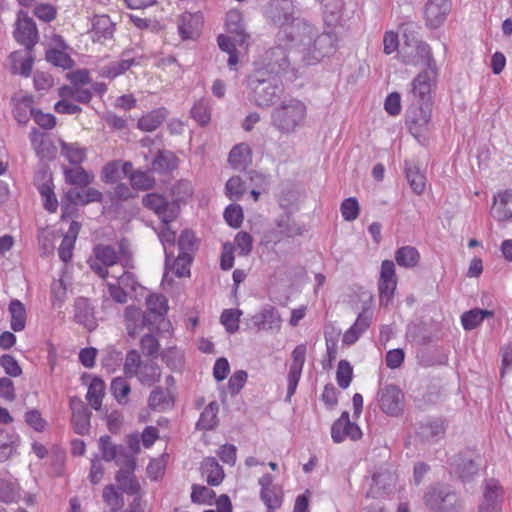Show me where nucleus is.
I'll use <instances>...</instances> for the list:
<instances>
[{
  "instance_id": "obj_1",
  "label": "nucleus",
  "mask_w": 512,
  "mask_h": 512,
  "mask_svg": "<svg viewBox=\"0 0 512 512\" xmlns=\"http://www.w3.org/2000/svg\"><path fill=\"white\" fill-rule=\"evenodd\" d=\"M403 63L406 65L423 66L425 69L413 80L412 86L416 94L426 96L432 89L437 77L436 63L432 57L430 46L422 41L414 44L405 43L401 50Z\"/></svg>"
},
{
  "instance_id": "obj_2",
  "label": "nucleus",
  "mask_w": 512,
  "mask_h": 512,
  "mask_svg": "<svg viewBox=\"0 0 512 512\" xmlns=\"http://www.w3.org/2000/svg\"><path fill=\"white\" fill-rule=\"evenodd\" d=\"M266 18L280 30L277 38L280 41L294 43L296 36L311 39L313 26L299 19H294L286 0L273 1L265 11Z\"/></svg>"
},
{
  "instance_id": "obj_3",
  "label": "nucleus",
  "mask_w": 512,
  "mask_h": 512,
  "mask_svg": "<svg viewBox=\"0 0 512 512\" xmlns=\"http://www.w3.org/2000/svg\"><path fill=\"white\" fill-rule=\"evenodd\" d=\"M307 117L305 103L297 98L281 101L273 108L270 116V125L281 135H290L303 127Z\"/></svg>"
},
{
  "instance_id": "obj_4",
  "label": "nucleus",
  "mask_w": 512,
  "mask_h": 512,
  "mask_svg": "<svg viewBox=\"0 0 512 512\" xmlns=\"http://www.w3.org/2000/svg\"><path fill=\"white\" fill-rule=\"evenodd\" d=\"M263 70L255 71L247 76L246 86L250 89L251 99L260 108H267L280 99L284 88L277 78L265 77Z\"/></svg>"
},
{
  "instance_id": "obj_5",
  "label": "nucleus",
  "mask_w": 512,
  "mask_h": 512,
  "mask_svg": "<svg viewBox=\"0 0 512 512\" xmlns=\"http://www.w3.org/2000/svg\"><path fill=\"white\" fill-rule=\"evenodd\" d=\"M295 43L303 46L302 61L306 65H315L324 57L329 56L335 50V38L330 33L316 34L313 27L311 39L304 36H296Z\"/></svg>"
},
{
  "instance_id": "obj_6",
  "label": "nucleus",
  "mask_w": 512,
  "mask_h": 512,
  "mask_svg": "<svg viewBox=\"0 0 512 512\" xmlns=\"http://www.w3.org/2000/svg\"><path fill=\"white\" fill-rule=\"evenodd\" d=\"M425 505L433 512H461L463 502L456 491L447 485H434L424 495Z\"/></svg>"
},
{
  "instance_id": "obj_7",
  "label": "nucleus",
  "mask_w": 512,
  "mask_h": 512,
  "mask_svg": "<svg viewBox=\"0 0 512 512\" xmlns=\"http://www.w3.org/2000/svg\"><path fill=\"white\" fill-rule=\"evenodd\" d=\"M431 91L426 96L416 94L411 90V103L406 111V123L410 132L418 137L427 129L431 119Z\"/></svg>"
},
{
  "instance_id": "obj_8",
  "label": "nucleus",
  "mask_w": 512,
  "mask_h": 512,
  "mask_svg": "<svg viewBox=\"0 0 512 512\" xmlns=\"http://www.w3.org/2000/svg\"><path fill=\"white\" fill-rule=\"evenodd\" d=\"M354 342L370 327L374 317L373 295L370 291L360 288L354 297Z\"/></svg>"
},
{
  "instance_id": "obj_9",
  "label": "nucleus",
  "mask_w": 512,
  "mask_h": 512,
  "mask_svg": "<svg viewBox=\"0 0 512 512\" xmlns=\"http://www.w3.org/2000/svg\"><path fill=\"white\" fill-rule=\"evenodd\" d=\"M145 208L153 211L164 224L176 220L180 213V206L177 201H169L158 193H148L142 198Z\"/></svg>"
},
{
  "instance_id": "obj_10",
  "label": "nucleus",
  "mask_w": 512,
  "mask_h": 512,
  "mask_svg": "<svg viewBox=\"0 0 512 512\" xmlns=\"http://www.w3.org/2000/svg\"><path fill=\"white\" fill-rule=\"evenodd\" d=\"M307 347L305 344L297 345L291 353V364L287 375V395L286 401L290 402L295 394L300 381L302 370L306 360Z\"/></svg>"
},
{
  "instance_id": "obj_11",
  "label": "nucleus",
  "mask_w": 512,
  "mask_h": 512,
  "mask_svg": "<svg viewBox=\"0 0 512 512\" xmlns=\"http://www.w3.org/2000/svg\"><path fill=\"white\" fill-rule=\"evenodd\" d=\"M397 286V276L395 264L391 260H384L381 264L380 277L378 281V290L380 303L388 305L392 300Z\"/></svg>"
},
{
  "instance_id": "obj_12",
  "label": "nucleus",
  "mask_w": 512,
  "mask_h": 512,
  "mask_svg": "<svg viewBox=\"0 0 512 512\" xmlns=\"http://www.w3.org/2000/svg\"><path fill=\"white\" fill-rule=\"evenodd\" d=\"M503 503V489L495 479L486 480L483 484V495L480 500L479 512H499Z\"/></svg>"
},
{
  "instance_id": "obj_13",
  "label": "nucleus",
  "mask_w": 512,
  "mask_h": 512,
  "mask_svg": "<svg viewBox=\"0 0 512 512\" xmlns=\"http://www.w3.org/2000/svg\"><path fill=\"white\" fill-rule=\"evenodd\" d=\"M451 11L449 0H428L424 7L426 25L431 29L439 28L444 24Z\"/></svg>"
},
{
  "instance_id": "obj_14",
  "label": "nucleus",
  "mask_w": 512,
  "mask_h": 512,
  "mask_svg": "<svg viewBox=\"0 0 512 512\" xmlns=\"http://www.w3.org/2000/svg\"><path fill=\"white\" fill-rule=\"evenodd\" d=\"M264 62L266 71L275 76L285 74L290 68L287 50L281 45L267 50L264 55Z\"/></svg>"
},
{
  "instance_id": "obj_15",
  "label": "nucleus",
  "mask_w": 512,
  "mask_h": 512,
  "mask_svg": "<svg viewBox=\"0 0 512 512\" xmlns=\"http://www.w3.org/2000/svg\"><path fill=\"white\" fill-rule=\"evenodd\" d=\"M70 409L72 411L71 422L74 431L79 435H86L90 430L91 411L81 398L74 396L70 398Z\"/></svg>"
},
{
  "instance_id": "obj_16",
  "label": "nucleus",
  "mask_w": 512,
  "mask_h": 512,
  "mask_svg": "<svg viewBox=\"0 0 512 512\" xmlns=\"http://www.w3.org/2000/svg\"><path fill=\"white\" fill-rule=\"evenodd\" d=\"M380 406L383 412L391 416H398L403 410L404 395L395 385H387L379 392Z\"/></svg>"
},
{
  "instance_id": "obj_17",
  "label": "nucleus",
  "mask_w": 512,
  "mask_h": 512,
  "mask_svg": "<svg viewBox=\"0 0 512 512\" xmlns=\"http://www.w3.org/2000/svg\"><path fill=\"white\" fill-rule=\"evenodd\" d=\"M396 480L397 476L394 472L388 469L378 471L372 477V485L367 495L380 498L391 494L395 489Z\"/></svg>"
},
{
  "instance_id": "obj_18",
  "label": "nucleus",
  "mask_w": 512,
  "mask_h": 512,
  "mask_svg": "<svg viewBox=\"0 0 512 512\" xmlns=\"http://www.w3.org/2000/svg\"><path fill=\"white\" fill-rule=\"evenodd\" d=\"M14 38L26 50L31 51L38 41V31L34 21L29 17L19 19L16 23Z\"/></svg>"
},
{
  "instance_id": "obj_19",
  "label": "nucleus",
  "mask_w": 512,
  "mask_h": 512,
  "mask_svg": "<svg viewBox=\"0 0 512 512\" xmlns=\"http://www.w3.org/2000/svg\"><path fill=\"white\" fill-rule=\"evenodd\" d=\"M491 216L499 221L512 220V190L508 189L499 192L494 196L493 205L491 207Z\"/></svg>"
},
{
  "instance_id": "obj_20",
  "label": "nucleus",
  "mask_w": 512,
  "mask_h": 512,
  "mask_svg": "<svg viewBox=\"0 0 512 512\" xmlns=\"http://www.w3.org/2000/svg\"><path fill=\"white\" fill-rule=\"evenodd\" d=\"M74 320L76 323L83 325L89 331L96 329L97 322L94 308L87 298L80 297L75 300Z\"/></svg>"
},
{
  "instance_id": "obj_21",
  "label": "nucleus",
  "mask_w": 512,
  "mask_h": 512,
  "mask_svg": "<svg viewBox=\"0 0 512 512\" xmlns=\"http://www.w3.org/2000/svg\"><path fill=\"white\" fill-rule=\"evenodd\" d=\"M201 16L185 12L178 18L177 29L182 40L194 39L199 35Z\"/></svg>"
},
{
  "instance_id": "obj_22",
  "label": "nucleus",
  "mask_w": 512,
  "mask_h": 512,
  "mask_svg": "<svg viewBox=\"0 0 512 512\" xmlns=\"http://www.w3.org/2000/svg\"><path fill=\"white\" fill-rule=\"evenodd\" d=\"M251 321L257 330H269L280 327L281 317L275 307L267 305L253 315Z\"/></svg>"
},
{
  "instance_id": "obj_23",
  "label": "nucleus",
  "mask_w": 512,
  "mask_h": 512,
  "mask_svg": "<svg viewBox=\"0 0 512 512\" xmlns=\"http://www.w3.org/2000/svg\"><path fill=\"white\" fill-rule=\"evenodd\" d=\"M129 53L130 52L126 50L122 52L120 60L110 62L109 64L100 67L99 75L104 78L114 79L124 74L131 66L136 64L135 58L129 57Z\"/></svg>"
},
{
  "instance_id": "obj_24",
  "label": "nucleus",
  "mask_w": 512,
  "mask_h": 512,
  "mask_svg": "<svg viewBox=\"0 0 512 512\" xmlns=\"http://www.w3.org/2000/svg\"><path fill=\"white\" fill-rule=\"evenodd\" d=\"M179 158L170 150H158L152 163L151 169L159 174H168L177 169Z\"/></svg>"
},
{
  "instance_id": "obj_25",
  "label": "nucleus",
  "mask_w": 512,
  "mask_h": 512,
  "mask_svg": "<svg viewBox=\"0 0 512 512\" xmlns=\"http://www.w3.org/2000/svg\"><path fill=\"white\" fill-rule=\"evenodd\" d=\"M463 482H469L478 473L479 463L466 455H457L451 464Z\"/></svg>"
},
{
  "instance_id": "obj_26",
  "label": "nucleus",
  "mask_w": 512,
  "mask_h": 512,
  "mask_svg": "<svg viewBox=\"0 0 512 512\" xmlns=\"http://www.w3.org/2000/svg\"><path fill=\"white\" fill-rule=\"evenodd\" d=\"M167 116L168 110L165 107L154 109L138 120L137 127L145 132H153L163 124Z\"/></svg>"
},
{
  "instance_id": "obj_27",
  "label": "nucleus",
  "mask_w": 512,
  "mask_h": 512,
  "mask_svg": "<svg viewBox=\"0 0 512 512\" xmlns=\"http://www.w3.org/2000/svg\"><path fill=\"white\" fill-rule=\"evenodd\" d=\"M114 24L108 15H98L92 21V39L94 42L112 38Z\"/></svg>"
},
{
  "instance_id": "obj_28",
  "label": "nucleus",
  "mask_w": 512,
  "mask_h": 512,
  "mask_svg": "<svg viewBox=\"0 0 512 512\" xmlns=\"http://www.w3.org/2000/svg\"><path fill=\"white\" fill-rule=\"evenodd\" d=\"M226 27L228 33L234 35V40L241 46L245 43L247 34L243 24L242 15L239 11L231 10L226 15Z\"/></svg>"
},
{
  "instance_id": "obj_29",
  "label": "nucleus",
  "mask_w": 512,
  "mask_h": 512,
  "mask_svg": "<svg viewBox=\"0 0 512 512\" xmlns=\"http://www.w3.org/2000/svg\"><path fill=\"white\" fill-rule=\"evenodd\" d=\"M134 377H137L142 385L152 386L160 380L161 370L157 363L152 360L146 361L142 363Z\"/></svg>"
},
{
  "instance_id": "obj_30",
  "label": "nucleus",
  "mask_w": 512,
  "mask_h": 512,
  "mask_svg": "<svg viewBox=\"0 0 512 512\" xmlns=\"http://www.w3.org/2000/svg\"><path fill=\"white\" fill-rule=\"evenodd\" d=\"M352 432V422L348 411H343L331 427V437L334 443H341Z\"/></svg>"
},
{
  "instance_id": "obj_31",
  "label": "nucleus",
  "mask_w": 512,
  "mask_h": 512,
  "mask_svg": "<svg viewBox=\"0 0 512 512\" xmlns=\"http://www.w3.org/2000/svg\"><path fill=\"white\" fill-rule=\"evenodd\" d=\"M219 405L216 401L210 402L202 411L196 428L199 430H212L218 425Z\"/></svg>"
},
{
  "instance_id": "obj_32",
  "label": "nucleus",
  "mask_w": 512,
  "mask_h": 512,
  "mask_svg": "<svg viewBox=\"0 0 512 512\" xmlns=\"http://www.w3.org/2000/svg\"><path fill=\"white\" fill-rule=\"evenodd\" d=\"M444 432L445 426L441 419L428 420L418 428V435L425 441H436Z\"/></svg>"
},
{
  "instance_id": "obj_33",
  "label": "nucleus",
  "mask_w": 512,
  "mask_h": 512,
  "mask_svg": "<svg viewBox=\"0 0 512 512\" xmlns=\"http://www.w3.org/2000/svg\"><path fill=\"white\" fill-rule=\"evenodd\" d=\"M202 470L206 475L207 483L211 486L219 485L224 479V470L213 457H208L203 461Z\"/></svg>"
},
{
  "instance_id": "obj_34",
  "label": "nucleus",
  "mask_w": 512,
  "mask_h": 512,
  "mask_svg": "<svg viewBox=\"0 0 512 512\" xmlns=\"http://www.w3.org/2000/svg\"><path fill=\"white\" fill-rule=\"evenodd\" d=\"M172 398L168 390H164L160 386H156L150 393L148 398V406L152 410L165 411L172 406Z\"/></svg>"
},
{
  "instance_id": "obj_35",
  "label": "nucleus",
  "mask_w": 512,
  "mask_h": 512,
  "mask_svg": "<svg viewBox=\"0 0 512 512\" xmlns=\"http://www.w3.org/2000/svg\"><path fill=\"white\" fill-rule=\"evenodd\" d=\"M105 394V383L99 377H93L86 394V399L90 406L98 411L101 408L102 399Z\"/></svg>"
},
{
  "instance_id": "obj_36",
  "label": "nucleus",
  "mask_w": 512,
  "mask_h": 512,
  "mask_svg": "<svg viewBox=\"0 0 512 512\" xmlns=\"http://www.w3.org/2000/svg\"><path fill=\"white\" fill-rule=\"evenodd\" d=\"M251 148L246 143L235 145L229 153V163L235 169L244 168L251 161Z\"/></svg>"
},
{
  "instance_id": "obj_37",
  "label": "nucleus",
  "mask_w": 512,
  "mask_h": 512,
  "mask_svg": "<svg viewBox=\"0 0 512 512\" xmlns=\"http://www.w3.org/2000/svg\"><path fill=\"white\" fill-rule=\"evenodd\" d=\"M396 263L405 268H414L418 265L420 254L413 246H403L395 252Z\"/></svg>"
},
{
  "instance_id": "obj_38",
  "label": "nucleus",
  "mask_w": 512,
  "mask_h": 512,
  "mask_svg": "<svg viewBox=\"0 0 512 512\" xmlns=\"http://www.w3.org/2000/svg\"><path fill=\"white\" fill-rule=\"evenodd\" d=\"M9 312L11 315L10 326L15 332L22 331L26 325V309L24 304L14 299L9 304Z\"/></svg>"
},
{
  "instance_id": "obj_39",
  "label": "nucleus",
  "mask_w": 512,
  "mask_h": 512,
  "mask_svg": "<svg viewBox=\"0 0 512 512\" xmlns=\"http://www.w3.org/2000/svg\"><path fill=\"white\" fill-rule=\"evenodd\" d=\"M65 180L71 185L86 187L93 182V174L88 173L81 166L64 169Z\"/></svg>"
},
{
  "instance_id": "obj_40",
  "label": "nucleus",
  "mask_w": 512,
  "mask_h": 512,
  "mask_svg": "<svg viewBox=\"0 0 512 512\" xmlns=\"http://www.w3.org/2000/svg\"><path fill=\"white\" fill-rule=\"evenodd\" d=\"M37 188L43 199L44 208L50 213L56 212L58 201L53 190L52 179L49 177L43 183L39 184Z\"/></svg>"
},
{
  "instance_id": "obj_41",
  "label": "nucleus",
  "mask_w": 512,
  "mask_h": 512,
  "mask_svg": "<svg viewBox=\"0 0 512 512\" xmlns=\"http://www.w3.org/2000/svg\"><path fill=\"white\" fill-rule=\"evenodd\" d=\"M158 237L163 245L165 252V267L168 268L171 259L174 257L173 251L170 248L174 247L176 240V233L173 231L169 224H164L158 233Z\"/></svg>"
},
{
  "instance_id": "obj_42",
  "label": "nucleus",
  "mask_w": 512,
  "mask_h": 512,
  "mask_svg": "<svg viewBox=\"0 0 512 512\" xmlns=\"http://www.w3.org/2000/svg\"><path fill=\"white\" fill-rule=\"evenodd\" d=\"M93 254L104 266H113L117 264L119 256L117 251L111 245L97 244L93 248Z\"/></svg>"
},
{
  "instance_id": "obj_43",
  "label": "nucleus",
  "mask_w": 512,
  "mask_h": 512,
  "mask_svg": "<svg viewBox=\"0 0 512 512\" xmlns=\"http://www.w3.org/2000/svg\"><path fill=\"white\" fill-rule=\"evenodd\" d=\"M493 316V312L482 309H472L463 313L461 322L465 330L475 329L486 317Z\"/></svg>"
},
{
  "instance_id": "obj_44",
  "label": "nucleus",
  "mask_w": 512,
  "mask_h": 512,
  "mask_svg": "<svg viewBox=\"0 0 512 512\" xmlns=\"http://www.w3.org/2000/svg\"><path fill=\"white\" fill-rule=\"evenodd\" d=\"M116 481L120 489L128 495H136L140 490V485L133 473H128L124 470H118L116 474Z\"/></svg>"
},
{
  "instance_id": "obj_45",
  "label": "nucleus",
  "mask_w": 512,
  "mask_h": 512,
  "mask_svg": "<svg viewBox=\"0 0 512 512\" xmlns=\"http://www.w3.org/2000/svg\"><path fill=\"white\" fill-rule=\"evenodd\" d=\"M131 186L135 190L146 191L152 189L155 185V179L150 172L134 171L129 175Z\"/></svg>"
},
{
  "instance_id": "obj_46",
  "label": "nucleus",
  "mask_w": 512,
  "mask_h": 512,
  "mask_svg": "<svg viewBox=\"0 0 512 512\" xmlns=\"http://www.w3.org/2000/svg\"><path fill=\"white\" fill-rule=\"evenodd\" d=\"M191 117L200 125L204 126L210 122L211 111L206 99L196 101L190 111Z\"/></svg>"
},
{
  "instance_id": "obj_47",
  "label": "nucleus",
  "mask_w": 512,
  "mask_h": 512,
  "mask_svg": "<svg viewBox=\"0 0 512 512\" xmlns=\"http://www.w3.org/2000/svg\"><path fill=\"white\" fill-rule=\"evenodd\" d=\"M103 500L112 512H117L124 506V497L114 485H107L103 489Z\"/></svg>"
},
{
  "instance_id": "obj_48",
  "label": "nucleus",
  "mask_w": 512,
  "mask_h": 512,
  "mask_svg": "<svg viewBox=\"0 0 512 512\" xmlns=\"http://www.w3.org/2000/svg\"><path fill=\"white\" fill-rule=\"evenodd\" d=\"M46 60L56 67L63 69H71L75 65V61L71 56L57 49H50L46 52Z\"/></svg>"
},
{
  "instance_id": "obj_49",
  "label": "nucleus",
  "mask_w": 512,
  "mask_h": 512,
  "mask_svg": "<svg viewBox=\"0 0 512 512\" xmlns=\"http://www.w3.org/2000/svg\"><path fill=\"white\" fill-rule=\"evenodd\" d=\"M146 305L150 313L162 317L167 313L168 301L162 294H151L146 299Z\"/></svg>"
},
{
  "instance_id": "obj_50",
  "label": "nucleus",
  "mask_w": 512,
  "mask_h": 512,
  "mask_svg": "<svg viewBox=\"0 0 512 512\" xmlns=\"http://www.w3.org/2000/svg\"><path fill=\"white\" fill-rule=\"evenodd\" d=\"M133 190L132 186L127 183L119 182L116 183L112 191L107 192V196L111 202H124L135 198L136 194Z\"/></svg>"
},
{
  "instance_id": "obj_51",
  "label": "nucleus",
  "mask_w": 512,
  "mask_h": 512,
  "mask_svg": "<svg viewBox=\"0 0 512 512\" xmlns=\"http://www.w3.org/2000/svg\"><path fill=\"white\" fill-rule=\"evenodd\" d=\"M225 189L229 199L239 200L246 192V180H243L240 176H233L227 181Z\"/></svg>"
},
{
  "instance_id": "obj_52",
  "label": "nucleus",
  "mask_w": 512,
  "mask_h": 512,
  "mask_svg": "<svg viewBox=\"0 0 512 512\" xmlns=\"http://www.w3.org/2000/svg\"><path fill=\"white\" fill-rule=\"evenodd\" d=\"M110 390L119 404L127 403V397L131 391V388L124 378H114L111 382Z\"/></svg>"
},
{
  "instance_id": "obj_53",
  "label": "nucleus",
  "mask_w": 512,
  "mask_h": 512,
  "mask_svg": "<svg viewBox=\"0 0 512 512\" xmlns=\"http://www.w3.org/2000/svg\"><path fill=\"white\" fill-rule=\"evenodd\" d=\"M277 228L279 233L286 237L302 234V228L288 215H283L277 220Z\"/></svg>"
},
{
  "instance_id": "obj_54",
  "label": "nucleus",
  "mask_w": 512,
  "mask_h": 512,
  "mask_svg": "<svg viewBox=\"0 0 512 512\" xmlns=\"http://www.w3.org/2000/svg\"><path fill=\"white\" fill-rule=\"evenodd\" d=\"M143 361L141 360V356L139 352L135 349H132L127 352L124 362V374L127 378L134 377L137 374L139 368L141 367Z\"/></svg>"
},
{
  "instance_id": "obj_55",
  "label": "nucleus",
  "mask_w": 512,
  "mask_h": 512,
  "mask_svg": "<svg viewBox=\"0 0 512 512\" xmlns=\"http://www.w3.org/2000/svg\"><path fill=\"white\" fill-rule=\"evenodd\" d=\"M242 314L238 309H225L221 316L220 321L229 333H235L239 329V318Z\"/></svg>"
},
{
  "instance_id": "obj_56",
  "label": "nucleus",
  "mask_w": 512,
  "mask_h": 512,
  "mask_svg": "<svg viewBox=\"0 0 512 512\" xmlns=\"http://www.w3.org/2000/svg\"><path fill=\"white\" fill-rule=\"evenodd\" d=\"M99 449L102 452V458L107 462L117 460L118 455L122 456V451L118 450V447L112 443L111 437L108 435L100 437Z\"/></svg>"
},
{
  "instance_id": "obj_57",
  "label": "nucleus",
  "mask_w": 512,
  "mask_h": 512,
  "mask_svg": "<svg viewBox=\"0 0 512 512\" xmlns=\"http://www.w3.org/2000/svg\"><path fill=\"white\" fill-rule=\"evenodd\" d=\"M406 178L412 190L420 195L425 190V176L419 171L417 167L406 168Z\"/></svg>"
},
{
  "instance_id": "obj_58",
  "label": "nucleus",
  "mask_w": 512,
  "mask_h": 512,
  "mask_svg": "<svg viewBox=\"0 0 512 512\" xmlns=\"http://www.w3.org/2000/svg\"><path fill=\"white\" fill-rule=\"evenodd\" d=\"M179 253L193 256L196 250V237L190 230H183L178 239Z\"/></svg>"
},
{
  "instance_id": "obj_59",
  "label": "nucleus",
  "mask_w": 512,
  "mask_h": 512,
  "mask_svg": "<svg viewBox=\"0 0 512 512\" xmlns=\"http://www.w3.org/2000/svg\"><path fill=\"white\" fill-rule=\"evenodd\" d=\"M260 498L269 512L279 509L282 505V497L276 492L275 487L261 489Z\"/></svg>"
},
{
  "instance_id": "obj_60",
  "label": "nucleus",
  "mask_w": 512,
  "mask_h": 512,
  "mask_svg": "<svg viewBox=\"0 0 512 512\" xmlns=\"http://www.w3.org/2000/svg\"><path fill=\"white\" fill-rule=\"evenodd\" d=\"M336 380L340 388L346 389L349 387L352 380V367L347 360H341L338 363L336 371Z\"/></svg>"
},
{
  "instance_id": "obj_61",
  "label": "nucleus",
  "mask_w": 512,
  "mask_h": 512,
  "mask_svg": "<svg viewBox=\"0 0 512 512\" xmlns=\"http://www.w3.org/2000/svg\"><path fill=\"white\" fill-rule=\"evenodd\" d=\"M193 260V256L179 253L178 256L173 260L172 269L177 277H185L190 274V264Z\"/></svg>"
},
{
  "instance_id": "obj_62",
  "label": "nucleus",
  "mask_w": 512,
  "mask_h": 512,
  "mask_svg": "<svg viewBox=\"0 0 512 512\" xmlns=\"http://www.w3.org/2000/svg\"><path fill=\"white\" fill-rule=\"evenodd\" d=\"M0 366L10 377H19L22 374V368L16 358L10 354H3L0 357Z\"/></svg>"
},
{
  "instance_id": "obj_63",
  "label": "nucleus",
  "mask_w": 512,
  "mask_h": 512,
  "mask_svg": "<svg viewBox=\"0 0 512 512\" xmlns=\"http://www.w3.org/2000/svg\"><path fill=\"white\" fill-rule=\"evenodd\" d=\"M62 152L71 164L79 165L86 157L85 150L74 145L63 143Z\"/></svg>"
},
{
  "instance_id": "obj_64",
  "label": "nucleus",
  "mask_w": 512,
  "mask_h": 512,
  "mask_svg": "<svg viewBox=\"0 0 512 512\" xmlns=\"http://www.w3.org/2000/svg\"><path fill=\"white\" fill-rule=\"evenodd\" d=\"M120 179V167L118 161L108 162L101 171V180L106 184H114Z\"/></svg>"
}]
</instances>
